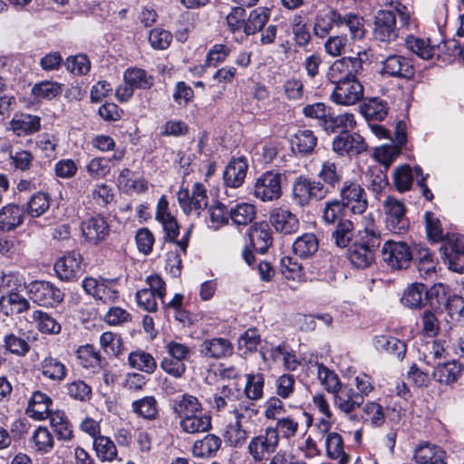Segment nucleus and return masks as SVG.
I'll return each instance as SVG.
<instances>
[{"label": "nucleus", "mask_w": 464, "mask_h": 464, "mask_svg": "<svg viewBox=\"0 0 464 464\" xmlns=\"http://www.w3.org/2000/svg\"><path fill=\"white\" fill-rule=\"evenodd\" d=\"M155 218L162 225L166 233V238L175 243L185 254L188 246L192 226L187 229L186 234L180 240H177L179 234V226L175 217L169 212V202L165 196H161L158 201Z\"/></svg>", "instance_id": "nucleus-1"}, {"label": "nucleus", "mask_w": 464, "mask_h": 464, "mask_svg": "<svg viewBox=\"0 0 464 464\" xmlns=\"http://www.w3.org/2000/svg\"><path fill=\"white\" fill-rule=\"evenodd\" d=\"M17 277L8 275L4 276L0 286L2 290V296L0 297V312L6 316H13L14 314H22L30 308L29 301L18 292L17 287H13L17 281Z\"/></svg>", "instance_id": "nucleus-2"}, {"label": "nucleus", "mask_w": 464, "mask_h": 464, "mask_svg": "<svg viewBox=\"0 0 464 464\" xmlns=\"http://www.w3.org/2000/svg\"><path fill=\"white\" fill-rule=\"evenodd\" d=\"M362 56H366L365 52H359L353 57H343L335 60L328 69V80L335 85L356 78L362 71Z\"/></svg>", "instance_id": "nucleus-3"}, {"label": "nucleus", "mask_w": 464, "mask_h": 464, "mask_svg": "<svg viewBox=\"0 0 464 464\" xmlns=\"http://www.w3.org/2000/svg\"><path fill=\"white\" fill-rule=\"evenodd\" d=\"M285 179L283 173L266 171L254 183V196L262 202L277 200L282 196V185Z\"/></svg>", "instance_id": "nucleus-4"}, {"label": "nucleus", "mask_w": 464, "mask_h": 464, "mask_svg": "<svg viewBox=\"0 0 464 464\" xmlns=\"http://www.w3.org/2000/svg\"><path fill=\"white\" fill-rule=\"evenodd\" d=\"M328 193L324 185L307 177H298L292 188V198L299 207H306L313 199L321 200Z\"/></svg>", "instance_id": "nucleus-5"}, {"label": "nucleus", "mask_w": 464, "mask_h": 464, "mask_svg": "<svg viewBox=\"0 0 464 464\" xmlns=\"http://www.w3.org/2000/svg\"><path fill=\"white\" fill-rule=\"evenodd\" d=\"M411 259L412 252L406 242L387 240L382 247V260L392 269H405Z\"/></svg>", "instance_id": "nucleus-6"}, {"label": "nucleus", "mask_w": 464, "mask_h": 464, "mask_svg": "<svg viewBox=\"0 0 464 464\" xmlns=\"http://www.w3.org/2000/svg\"><path fill=\"white\" fill-rule=\"evenodd\" d=\"M441 258L449 268L461 273L464 269V236L459 234L447 235L440 248Z\"/></svg>", "instance_id": "nucleus-7"}, {"label": "nucleus", "mask_w": 464, "mask_h": 464, "mask_svg": "<svg viewBox=\"0 0 464 464\" xmlns=\"http://www.w3.org/2000/svg\"><path fill=\"white\" fill-rule=\"evenodd\" d=\"M30 299L41 306L53 307L63 302V292L47 281H35L28 288Z\"/></svg>", "instance_id": "nucleus-8"}, {"label": "nucleus", "mask_w": 464, "mask_h": 464, "mask_svg": "<svg viewBox=\"0 0 464 464\" xmlns=\"http://www.w3.org/2000/svg\"><path fill=\"white\" fill-rule=\"evenodd\" d=\"M177 197L179 204L186 215L199 216L200 212L208 207L207 189L198 182L193 185L191 194L188 189H180Z\"/></svg>", "instance_id": "nucleus-9"}, {"label": "nucleus", "mask_w": 464, "mask_h": 464, "mask_svg": "<svg viewBox=\"0 0 464 464\" xmlns=\"http://www.w3.org/2000/svg\"><path fill=\"white\" fill-rule=\"evenodd\" d=\"M278 446L276 435L270 432L266 427L259 434L251 438L247 444V452L256 462H262L275 453Z\"/></svg>", "instance_id": "nucleus-10"}, {"label": "nucleus", "mask_w": 464, "mask_h": 464, "mask_svg": "<svg viewBox=\"0 0 464 464\" xmlns=\"http://www.w3.org/2000/svg\"><path fill=\"white\" fill-rule=\"evenodd\" d=\"M340 201L353 214H362L368 206L364 188L357 182L346 180L340 189Z\"/></svg>", "instance_id": "nucleus-11"}, {"label": "nucleus", "mask_w": 464, "mask_h": 464, "mask_svg": "<svg viewBox=\"0 0 464 464\" xmlns=\"http://www.w3.org/2000/svg\"><path fill=\"white\" fill-rule=\"evenodd\" d=\"M385 225L393 234H401L409 227L406 218V208L403 202L392 197H388L383 202Z\"/></svg>", "instance_id": "nucleus-12"}, {"label": "nucleus", "mask_w": 464, "mask_h": 464, "mask_svg": "<svg viewBox=\"0 0 464 464\" xmlns=\"http://www.w3.org/2000/svg\"><path fill=\"white\" fill-rule=\"evenodd\" d=\"M82 236L91 245H99L105 241L110 235V225L107 219L95 214L82 219L81 222Z\"/></svg>", "instance_id": "nucleus-13"}, {"label": "nucleus", "mask_w": 464, "mask_h": 464, "mask_svg": "<svg viewBox=\"0 0 464 464\" xmlns=\"http://www.w3.org/2000/svg\"><path fill=\"white\" fill-rule=\"evenodd\" d=\"M363 92V86L356 77L335 84L331 100L338 105L352 106L362 99Z\"/></svg>", "instance_id": "nucleus-14"}, {"label": "nucleus", "mask_w": 464, "mask_h": 464, "mask_svg": "<svg viewBox=\"0 0 464 464\" xmlns=\"http://www.w3.org/2000/svg\"><path fill=\"white\" fill-rule=\"evenodd\" d=\"M243 400L242 392L236 386L224 385L208 401L218 412L232 413Z\"/></svg>", "instance_id": "nucleus-15"}, {"label": "nucleus", "mask_w": 464, "mask_h": 464, "mask_svg": "<svg viewBox=\"0 0 464 464\" xmlns=\"http://www.w3.org/2000/svg\"><path fill=\"white\" fill-rule=\"evenodd\" d=\"M400 28L396 24V14L393 11L380 10L375 15L373 35L381 42L394 41Z\"/></svg>", "instance_id": "nucleus-16"}, {"label": "nucleus", "mask_w": 464, "mask_h": 464, "mask_svg": "<svg viewBox=\"0 0 464 464\" xmlns=\"http://www.w3.org/2000/svg\"><path fill=\"white\" fill-rule=\"evenodd\" d=\"M333 150L338 155H357L367 150L364 139L358 133H341L332 143Z\"/></svg>", "instance_id": "nucleus-17"}, {"label": "nucleus", "mask_w": 464, "mask_h": 464, "mask_svg": "<svg viewBox=\"0 0 464 464\" xmlns=\"http://www.w3.org/2000/svg\"><path fill=\"white\" fill-rule=\"evenodd\" d=\"M82 263L80 253L70 252L55 262L54 271L61 280H73L82 273Z\"/></svg>", "instance_id": "nucleus-18"}, {"label": "nucleus", "mask_w": 464, "mask_h": 464, "mask_svg": "<svg viewBox=\"0 0 464 464\" xmlns=\"http://www.w3.org/2000/svg\"><path fill=\"white\" fill-rule=\"evenodd\" d=\"M381 72L389 77L411 79L414 75V68L408 58L394 54L382 62Z\"/></svg>", "instance_id": "nucleus-19"}, {"label": "nucleus", "mask_w": 464, "mask_h": 464, "mask_svg": "<svg viewBox=\"0 0 464 464\" xmlns=\"http://www.w3.org/2000/svg\"><path fill=\"white\" fill-rule=\"evenodd\" d=\"M130 411L138 419L145 421H155L160 417L159 402L153 395H147L132 401Z\"/></svg>", "instance_id": "nucleus-20"}, {"label": "nucleus", "mask_w": 464, "mask_h": 464, "mask_svg": "<svg viewBox=\"0 0 464 464\" xmlns=\"http://www.w3.org/2000/svg\"><path fill=\"white\" fill-rule=\"evenodd\" d=\"M199 352L207 358L222 359L231 356L234 347L228 339L214 337L204 340L200 344Z\"/></svg>", "instance_id": "nucleus-21"}, {"label": "nucleus", "mask_w": 464, "mask_h": 464, "mask_svg": "<svg viewBox=\"0 0 464 464\" xmlns=\"http://www.w3.org/2000/svg\"><path fill=\"white\" fill-rule=\"evenodd\" d=\"M334 405L343 413L349 415L358 409L362 403V395L348 386H340L334 392Z\"/></svg>", "instance_id": "nucleus-22"}, {"label": "nucleus", "mask_w": 464, "mask_h": 464, "mask_svg": "<svg viewBox=\"0 0 464 464\" xmlns=\"http://www.w3.org/2000/svg\"><path fill=\"white\" fill-rule=\"evenodd\" d=\"M38 370L45 379L54 383H62L68 374L65 363L52 355H47L41 360Z\"/></svg>", "instance_id": "nucleus-23"}, {"label": "nucleus", "mask_w": 464, "mask_h": 464, "mask_svg": "<svg viewBox=\"0 0 464 464\" xmlns=\"http://www.w3.org/2000/svg\"><path fill=\"white\" fill-rule=\"evenodd\" d=\"M52 404L53 400L46 393L35 391L28 401L26 413L35 420H44L53 412L50 410Z\"/></svg>", "instance_id": "nucleus-24"}, {"label": "nucleus", "mask_w": 464, "mask_h": 464, "mask_svg": "<svg viewBox=\"0 0 464 464\" xmlns=\"http://www.w3.org/2000/svg\"><path fill=\"white\" fill-rule=\"evenodd\" d=\"M273 227L285 235L295 233L299 229V220L287 209L275 208L269 217Z\"/></svg>", "instance_id": "nucleus-25"}, {"label": "nucleus", "mask_w": 464, "mask_h": 464, "mask_svg": "<svg viewBox=\"0 0 464 464\" xmlns=\"http://www.w3.org/2000/svg\"><path fill=\"white\" fill-rule=\"evenodd\" d=\"M170 408L179 420L188 415L203 411V407L199 400L189 393L178 395L171 400Z\"/></svg>", "instance_id": "nucleus-26"}, {"label": "nucleus", "mask_w": 464, "mask_h": 464, "mask_svg": "<svg viewBox=\"0 0 464 464\" xmlns=\"http://www.w3.org/2000/svg\"><path fill=\"white\" fill-rule=\"evenodd\" d=\"M247 169L248 164L245 158L232 160L223 172V179L226 186L232 188L241 187L244 183Z\"/></svg>", "instance_id": "nucleus-27"}, {"label": "nucleus", "mask_w": 464, "mask_h": 464, "mask_svg": "<svg viewBox=\"0 0 464 464\" xmlns=\"http://www.w3.org/2000/svg\"><path fill=\"white\" fill-rule=\"evenodd\" d=\"M379 246H372L362 241H356L350 251L349 259L358 268H367L375 260V251Z\"/></svg>", "instance_id": "nucleus-28"}, {"label": "nucleus", "mask_w": 464, "mask_h": 464, "mask_svg": "<svg viewBox=\"0 0 464 464\" xmlns=\"http://www.w3.org/2000/svg\"><path fill=\"white\" fill-rule=\"evenodd\" d=\"M41 128V119L36 115H15L9 122V130L17 136H26L37 132Z\"/></svg>", "instance_id": "nucleus-29"}, {"label": "nucleus", "mask_w": 464, "mask_h": 464, "mask_svg": "<svg viewBox=\"0 0 464 464\" xmlns=\"http://www.w3.org/2000/svg\"><path fill=\"white\" fill-rule=\"evenodd\" d=\"M374 348L382 353L394 356L397 360L401 361L406 353V343L396 337L379 335L373 339Z\"/></svg>", "instance_id": "nucleus-30"}, {"label": "nucleus", "mask_w": 464, "mask_h": 464, "mask_svg": "<svg viewBox=\"0 0 464 464\" xmlns=\"http://www.w3.org/2000/svg\"><path fill=\"white\" fill-rule=\"evenodd\" d=\"M445 455L440 447L424 443L415 449L413 458L416 464H447Z\"/></svg>", "instance_id": "nucleus-31"}, {"label": "nucleus", "mask_w": 464, "mask_h": 464, "mask_svg": "<svg viewBox=\"0 0 464 464\" xmlns=\"http://www.w3.org/2000/svg\"><path fill=\"white\" fill-rule=\"evenodd\" d=\"M25 211L15 204H8L0 210V229L11 231L24 223Z\"/></svg>", "instance_id": "nucleus-32"}, {"label": "nucleus", "mask_w": 464, "mask_h": 464, "mask_svg": "<svg viewBox=\"0 0 464 464\" xmlns=\"http://www.w3.org/2000/svg\"><path fill=\"white\" fill-rule=\"evenodd\" d=\"M463 369L460 362L452 360L446 363H438L432 372V376L437 382L450 385L459 380Z\"/></svg>", "instance_id": "nucleus-33"}, {"label": "nucleus", "mask_w": 464, "mask_h": 464, "mask_svg": "<svg viewBox=\"0 0 464 464\" xmlns=\"http://www.w3.org/2000/svg\"><path fill=\"white\" fill-rule=\"evenodd\" d=\"M181 430L187 434L207 432L211 429V417L201 411L194 413L179 420Z\"/></svg>", "instance_id": "nucleus-34"}, {"label": "nucleus", "mask_w": 464, "mask_h": 464, "mask_svg": "<svg viewBox=\"0 0 464 464\" xmlns=\"http://www.w3.org/2000/svg\"><path fill=\"white\" fill-rule=\"evenodd\" d=\"M92 450L101 462L121 461L118 450L114 441L104 435H101L92 440Z\"/></svg>", "instance_id": "nucleus-35"}, {"label": "nucleus", "mask_w": 464, "mask_h": 464, "mask_svg": "<svg viewBox=\"0 0 464 464\" xmlns=\"http://www.w3.org/2000/svg\"><path fill=\"white\" fill-rule=\"evenodd\" d=\"M248 237L253 247L259 253H265L272 244L271 231L266 223H256L251 226Z\"/></svg>", "instance_id": "nucleus-36"}, {"label": "nucleus", "mask_w": 464, "mask_h": 464, "mask_svg": "<svg viewBox=\"0 0 464 464\" xmlns=\"http://www.w3.org/2000/svg\"><path fill=\"white\" fill-rule=\"evenodd\" d=\"M355 126L356 121L353 113L344 112L334 115L332 110L327 121H324L323 129L327 132L334 133L341 131L342 133H345L353 130Z\"/></svg>", "instance_id": "nucleus-37"}, {"label": "nucleus", "mask_w": 464, "mask_h": 464, "mask_svg": "<svg viewBox=\"0 0 464 464\" xmlns=\"http://www.w3.org/2000/svg\"><path fill=\"white\" fill-rule=\"evenodd\" d=\"M372 246H379L381 244V232L375 224V220L372 214H368L362 218L360 228L358 229V240Z\"/></svg>", "instance_id": "nucleus-38"}, {"label": "nucleus", "mask_w": 464, "mask_h": 464, "mask_svg": "<svg viewBox=\"0 0 464 464\" xmlns=\"http://www.w3.org/2000/svg\"><path fill=\"white\" fill-rule=\"evenodd\" d=\"M48 419L57 440L70 441L73 438L72 424L63 411H53Z\"/></svg>", "instance_id": "nucleus-39"}, {"label": "nucleus", "mask_w": 464, "mask_h": 464, "mask_svg": "<svg viewBox=\"0 0 464 464\" xmlns=\"http://www.w3.org/2000/svg\"><path fill=\"white\" fill-rule=\"evenodd\" d=\"M267 428L274 435L276 433L278 441L280 440V437L290 440L297 434L299 421L293 415L282 416L280 419H277L274 427L268 426Z\"/></svg>", "instance_id": "nucleus-40"}, {"label": "nucleus", "mask_w": 464, "mask_h": 464, "mask_svg": "<svg viewBox=\"0 0 464 464\" xmlns=\"http://www.w3.org/2000/svg\"><path fill=\"white\" fill-rule=\"evenodd\" d=\"M228 214L233 224L246 227L255 219L256 210L253 204L242 202L230 207Z\"/></svg>", "instance_id": "nucleus-41"}, {"label": "nucleus", "mask_w": 464, "mask_h": 464, "mask_svg": "<svg viewBox=\"0 0 464 464\" xmlns=\"http://www.w3.org/2000/svg\"><path fill=\"white\" fill-rule=\"evenodd\" d=\"M123 81L134 89L149 90L154 84V77L145 70L138 67L128 68L123 72Z\"/></svg>", "instance_id": "nucleus-42"}, {"label": "nucleus", "mask_w": 464, "mask_h": 464, "mask_svg": "<svg viewBox=\"0 0 464 464\" xmlns=\"http://www.w3.org/2000/svg\"><path fill=\"white\" fill-rule=\"evenodd\" d=\"M31 318L32 323L42 334L55 335L61 332V324L46 312L35 310L32 313Z\"/></svg>", "instance_id": "nucleus-43"}, {"label": "nucleus", "mask_w": 464, "mask_h": 464, "mask_svg": "<svg viewBox=\"0 0 464 464\" xmlns=\"http://www.w3.org/2000/svg\"><path fill=\"white\" fill-rule=\"evenodd\" d=\"M221 446V439L214 434H208L202 440L194 442L192 452L198 458L213 457Z\"/></svg>", "instance_id": "nucleus-44"}, {"label": "nucleus", "mask_w": 464, "mask_h": 464, "mask_svg": "<svg viewBox=\"0 0 464 464\" xmlns=\"http://www.w3.org/2000/svg\"><path fill=\"white\" fill-rule=\"evenodd\" d=\"M319 247V241L313 233H305L297 237L293 243L294 253L301 258L314 256Z\"/></svg>", "instance_id": "nucleus-45"}, {"label": "nucleus", "mask_w": 464, "mask_h": 464, "mask_svg": "<svg viewBox=\"0 0 464 464\" xmlns=\"http://www.w3.org/2000/svg\"><path fill=\"white\" fill-rule=\"evenodd\" d=\"M427 294V288L423 284L415 283L407 287L401 301L404 306L411 309L420 308L424 304Z\"/></svg>", "instance_id": "nucleus-46"}, {"label": "nucleus", "mask_w": 464, "mask_h": 464, "mask_svg": "<svg viewBox=\"0 0 464 464\" xmlns=\"http://www.w3.org/2000/svg\"><path fill=\"white\" fill-rule=\"evenodd\" d=\"M341 14L334 10L319 13L315 17L314 34L318 37H325L333 26L340 25Z\"/></svg>", "instance_id": "nucleus-47"}, {"label": "nucleus", "mask_w": 464, "mask_h": 464, "mask_svg": "<svg viewBox=\"0 0 464 464\" xmlns=\"http://www.w3.org/2000/svg\"><path fill=\"white\" fill-rule=\"evenodd\" d=\"M265 377L262 373L246 374V385L244 387L245 400L258 401L264 396Z\"/></svg>", "instance_id": "nucleus-48"}, {"label": "nucleus", "mask_w": 464, "mask_h": 464, "mask_svg": "<svg viewBox=\"0 0 464 464\" xmlns=\"http://www.w3.org/2000/svg\"><path fill=\"white\" fill-rule=\"evenodd\" d=\"M32 448L40 453L50 452L54 446L53 436L44 426H38L30 440Z\"/></svg>", "instance_id": "nucleus-49"}, {"label": "nucleus", "mask_w": 464, "mask_h": 464, "mask_svg": "<svg viewBox=\"0 0 464 464\" xmlns=\"http://www.w3.org/2000/svg\"><path fill=\"white\" fill-rule=\"evenodd\" d=\"M324 445L328 458L339 459L342 464L347 461L348 456L344 452L343 440L338 432L328 433L325 437Z\"/></svg>", "instance_id": "nucleus-50"}, {"label": "nucleus", "mask_w": 464, "mask_h": 464, "mask_svg": "<svg viewBox=\"0 0 464 464\" xmlns=\"http://www.w3.org/2000/svg\"><path fill=\"white\" fill-rule=\"evenodd\" d=\"M259 411L257 406L248 400L243 399L232 414L235 417V422L239 426L246 427L247 424L255 421L258 416Z\"/></svg>", "instance_id": "nucleus-51"}, {"label": "nucleus", "mask_w": 464, "mask_h": 464, "mask_svg": "<svg viewBox=\"0 0 464 464\" xmlns=\"http://www.w3.org/2000/svg\"><path fill=\"white\" fill-rule=\"evenodd\" d=\"M367 120L383 121L388 114V104L379 98H371L361 107Z\"/></svg>", "instance_id": "nucleus-52"}, {"label": "nucleus", "mask_w": 464, "mask_h": 464, "mask_svg": "<svg viewBox=\"0 0 464 464\" xmlns=\"http://www.w3.org/2000/svg\"><path fill=\"white\" fill-rule=\"evenodd\" d=\"M353 229L352 221L349 219H340L332 233V240L334 245L341 248L348 246L353 237Z\"/></svg>", "instance_id": "nucleus-53"}, {"label": "nucleus", "mask_w": 464, "mask_h": 464, "mask_svg": "<svg viewBox=\"0 0 464 464\" xmlns=\"http://www.w3.org/2000/svg\"><path fill=\"white\" fill-rule=\"evenodd\" d=\"M128 362L132 368L146 373H152L157 368V362L153 356L141 350L130 353Z\"/></svg>", "instance_id": "nucleus-54"}, {"label": "nucleus", "mask_w": 464, "mask_h": 464, "mask_svg": "<svg viewBox=\"0 0 464 464\" xmlns=\"http://www.w3.org/2000/svg\"><path fill=\"white\" fill-rule=\"evenodd\" d=\"M100 346L110 357H117L123 350L122 339L120 334L108 331L100 336Z\"/></svg>", "instance_id": "nucleus-55"}, {"label": "nucleus", "mask_w": 464, "mask_h": 464, "mask_svg": "<svg viewBox=\"0 0 464 464\" xmlns=\"http://www.w3.org/2000/svg\"><path fill=\"white\" fill-rule=\"evenodd\" d=\"M50 196L44 192H36L31 196L26 205V213L32 218L44 215L50 208Z\"/></svg>", "instance_id": "nucleus-56"}, {"label": "nucleus", "mask_w": 464, "mask_h": 464, "mask_svg": "<svg viewBox=\"0 0 464 464\" xmlns=\"http://www.w3.org/2000/svg\"><path fill=\"white\" fill-rule=\"evenodd\" d=\"M268 18L269 10L267 8L259 7L253 10L245 23L244 32L247 35L256 34L264 27Z\"/></svg>", "instance_id": "nucleus-57"}, {"label": "nucleus", "mask_w": 464, "mask_h": 464, "mask_svg": "<svg viewBox=\"0 0 464 464\" xmlns=\"http://www.w3.org/2000/svg\"><path fill=\"white\" fill-rule=\"evenodd\" d=\"M314 367L316 371L317 378L325 390L333 393L340 388L341 382L338 375L332 370L325 367L323 363L316 362Z\"/></svg>", "instance_id": "nucleus-58"}, {"label": "nucleus", "mask_w": 464, "mask_h": 464, "mask_svg": "<svg viewBox=\"0 0 464 464\" xmlns=\"http://www.w3.org/2000/svg\"><path fill=\"white\" fill-rule=\"evenodd\" d=\"M209 219L208 226L214 230L219 229L221 227L227 225L230 219L228 209L220 202L211 206L208 209Z\"/></svg>", "instance_id": "nucleus-59"}, {"label": "nucleus", "mask_w": 464, "mask_h": 464, "mask_svg": "<svg viewBox=\"0 0 464 464\" xmlns=\"http://www.w3.org/2000/svg\"><path fill=\"white\" fill-rule=\"evenodd\" d=\"M248 438V432L246 427L239 426L235 422L228 425L225 433V441L227 445L233 448H239L243 446Z\"/></svg>", "instance_id": "nucleus-60"}, {"label": "nucleus", "mask_w": 464, "mask_h": 464, "mask_svg": "<svg viewBox=\"0 0 464 464\" xmlns=\"http://www.w3.org/2000/svg\"><path fill=\"white\" fill-rule=\"evenodd\" d=\"M318 176L325 184L332 188L339 185L342 180L341 169L331 160H326L322 164Z\"/></svg>", "instance_id": "nucleus-61"}, {"label": "nucleus", "mask_w": 464, "mask_h": 464, "mask_svg": "<svg viewBox=\"0 0 464 464\" xmlns=\"http://www.w3.org/2000/svg\"><path fill=\"white\" fill-rule=\"evenodd\" d=\"M365 421H369L374 427L382 426L385 421L383 407L375 402L368 401L362 408Z\"/></svg>", "instance_id": "nucleus-62"}, {"label": "nucleus", "mask_w": 464, "mask_h": 464, "mask_svg": "<svg viewBox=\"0 0 464 464\" xmlns=\"http://www.w3.org/2000/svg\"><path fill=\"white\" fill-rule=\"evenodd\" d=\"M332 108L330 106L325 105L323 102H315L313 104H307L303 108V114L306 118L315 119L318 121V124L324 128V121H327L328 116Z\"/></svg>", "instance_id": "nucleus-63"}, {"label": "nucleus", "mask_w": 464, "mask_h": 464, "mask_svg": "<svg viewBox=\"0 0 464 464\" xmlns=\"http://www.w3.org/2000/svg\"><path fill=\"white\" fill-rule=\"evenodd\" d=\"M172 34L169 31L161 27H156L149 33V42L155 50H165L172 42Z\"/></svg>", "instance_id": "nucleus-64"}]
</instances>
